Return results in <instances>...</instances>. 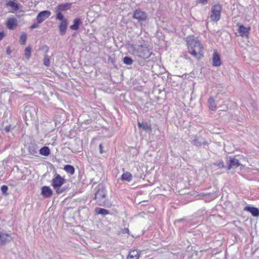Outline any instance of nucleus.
Returning a JSON list of instances; mask_svg holds the SVG:
<instances>
[{"label": "nucleus", "instance_id": "f257e3e1", "mask_svg": "<svg viewBox=\"0 0 259 259\" xmlns=\"http://www.w3.org/2000/svg\"><path fill=\"white\" fill-rule=\"evenodd\" d=\"M187 41L189 52L197 59H200L203 56L201 53L203 47L200 42L193 36L187 37Z\"/></svg>", "mask_w": 259, "mask_h": 259}, {"label": "nucleus", "instance_id": "f03ea898", "mask_svg": "<svg viewBox=\"0 0 259 259\" xmlns=\"http://www.w3.org/2000/svg\"><path fill=\"white\" fill-rule=\"evenodd\" d=\"M152 54L151 50L147 45L138 46L133 51L134 55L144 59H148Z\"/></svg>", "mask_w": 259, "mask_h": 259}, {"label": "nucleus", "instance_id": "7ed1b4c3", "mask_svg": "<svg viewBox=\"0 0 259 259\" xmlns=\"http://www.w3.org/2000/svg\"><path fill=\"white\" fill-rule=\"evenodd\" d=\"M93 199L97 200V203L99 206L106 207H110L112 205L111 200L108 198L107 195H94Z\"/></svg>", "mask_w": 259, "mask_h": 259}, {"label": "nucleus", "instance_id": "20e7f679", "mask_svg": "<svg viewBox=\"0 0 259 259\" xmlns=\"http://www.w3.org/2000/svg\"><path fill=\"white\" fill-rule=\"evenodd\" d=\"M65 182V180L63 178L61 177L59 174H57L53 179L52 185L54 189L56 190L57 193L59 194L62 193V191L59 190V187H61Z\"/></svg>", "mask_w": 259, "mask_h": 259}, {"label": "nucleus", "instance_id": "39448f33", "mask_svg": "<svg viewBox=\"0 0 259 259\" xmlns=\"http://www.w3.org/2000/svg\"><path fill=\"white\" fill-rule=\"evenodd\" d=\"M71 5L70 3H65L60 4L56 7L55 12L57 14L56 19H62L64 16L61 12L69 10L71 7Z\"/></svg>", "mask_w": 259, "mask_h": 259}, {"label": "nucleus", "instance_id": "423d86ee", "mask_svg": "<svg viewBox=\"0 0 259 259\" xmlns=\"http://www.w3.org/2000/svg\"><path fill=\"white\" fill-rule=\"evenodd\" d=\"M221 10L222 8L220 5H214L211 8V14L210 16V19L212 21H217L219 20L221 18Z\"/></svg>", "mask_w": 259, "mask_h": 259}, {"label": "nucleus", "instance_id": "0eeeda50", "mask_svg": "<svg viewBox=\"0 0 259 259\" xmlns=\"http://www.w3.org/2000/svg\"><path fill=\"white\" fill-rule=\"evenodd\" d=\"M13 239L10 234L4 233L0 231V245L4 246L10 242Z\"/></svg>", "mask_w": 259, "mask_h": 259}, {"label": "nucleus", "instance_id": "6e6552de", "mask_svg": "<svg viewBox=\"0 0 259 259\" xmlns=\"http://www.w3.org/2000/svg\"><path fill=\"white\" fill-rule=\"evenodd\" d=\"M51 15V12L48 10L43 11L39 13L36 17L38 23L42 22L45 20L49 18Z\"/></svg>", "mask_w": 259, "mask_h": 259}, {"label": "nucleus", "instance_id": "1a4fd4ad", "mask_svg": "<svg viewBox=\"0 0 259 259\" xmlns=\"http://www.w3.org/2000/svg\"><path fill=\"white\" fill-rule=\"evenodd\" d=\"M133 17L139 21H141L145 20L147 16L145 12L140 10H137L134 12Z\"/></svg>", "mask_w": 259, "mask_h": 259}, {"label": "nucleus", "instance_id": "9d476101", "mask_svg": "<svg viewBox=\"0 0 259 259\" xmlns=\"http://www.w3.org/2000/svg\"><path fill=\"white\" fill-rule=\"evenodd\" d=\"M59 20L61 21V22L60 23L59 26L60 34L61 35H64L66 33L68 25V21L66 19H65L64 17H63L62 19Z\"/></svg>", "mask_w": 259, "mask_h": 259}, {"label": "nucleus", "instance_id": "9b49d317", "mask_svg": "<svg viewBox=\"0 0 259 259\" xmlns=\"http://www.w3.org/2000/svg\"><path fill=\"white\" fill-rule=\"evenodd\" d=\"M239 160L235 157H230L229 160L228 169L235 168L240 165Z\"/></svg>", "mask_w": 259, "mask_h": 259}, {"label": "nucleus", "instance_id": "f8f14e48", "mask_svg": "<svg viewBox=\"0 0 259 259\" xmlns=\"http://www.w3.org/2000/svg\"><path fill=\"white\" fill-rule=\"evenodd\" d=\"M244 210L249 212L253 217L259 216V209L256 207L247 205L245 207Z\"/></svg>", "mask_w": 259, "mask_h": 259}, {"label": "nucleus", "instance_id": "ddd939ff", "mask_svg": "<svg viewBox=\"0 0 259 259\" xmlns=\"http://www.w3.org/2000/svg\"><path fill=\"white\" fill-rule=\"evenodd\" d=\"M250 27H245L243 25H239L238 31L242 37H248Z\"/></svg>", "mask_w": 259, "mask_h": 259}, {"label": "nucleus", "instance_id": "4468645a", "mask_svg": "<svg viewBox=\"0 0 259 259\" xmlns=\"http://www.w3.org/2000/svg\"><path fill=\"white\" fill-rule=\"evenodd\" d=\"M6 25L8 29L13 30L17 26V21L16 19L14 18H9L7 21Z\"/></svg>", "mask_w": 259, "mask_h": 259}, {"label": "nucleus", "instance_id": "2eb2a0df", "mask_svg": "<svg viewBox=\"0 0 259 259\" xmlns=\"http://www.w3.org/2000/svg\"><path fill=\"white\" fill-rule=\"evenodd\" d=\"M140 256V251L137 249L130 251L127 259H139Z\"/></svg>", "mask_w": 259, "mask_h": 259}, {"label": "nucleus", "instance_id": "dca6fc26", "mask_svg": "<svg viewBox=\"0 0 259 259\" xmlns=\"http://www.w3.org/2000/svg\"><path fill=\"white\" fill-rule=\"evenodd\" d=\"M212 63L214 66H220L222 64L220 56L216 52L213 55Z\"/></svg>", "mask_w": 259, "mask_h": 259}, {"label": "nucleus", "instance_id": "f3484780", "mask_svg": "<svg viewBox=\"0 0 259 259\" xmlns=\"http://www.w3.org/2000/svg\"><path fill=\"white\" fill-rule=\"evenodd\" d=\"M16 2H17L16 0H15L14 1H10L7 4V6L11 7L14 11H17L20 9L21 5Z\"/></svg>", "mask_w": 259, "mask_h": 259}, {"label": "nucleus", "instance_id": "a211bd4d", "mask_svg": "<svg viewBox=\"0 0 259 259\" xmlns=\"http://www.w3.org/2000/svg\"><path fill=\"white\" fill-rule=\"evenodd\" d=\"M28 151L30 154L33 156H36L38 151L37 146L35 144H31L28 146Z\"/></svg>", "mask_w": 259, "mask_h": 259}, {"label": "nucleus", "instance_id": "6ab92c4d", "mask_svg": "<svg viewBox=\"0 0 259 259\" xmlns=\"http://www.w3.org/2000/svg\"><path fill=\"white\" fill-rule=\"evenodd\" d=\"M95 212L97 214H101L102 215L105 216L108 214H109V211L106 209L101 208V207H97L95 209Z\"/></svg>", "mask_w": 259, "mask_h": 259}, {"label": "nucleus", "instance_id": "aec40b11", "mask_svg": "<svg viewBox=\"0 0 259 259\" xmlns=\"http://www.w3.org/2000/svg\"><path fill=\"white\" fill-rule=\"evenodd\" d=\"M81 23L79 18L75 19L73 21V24L70 26L71 30H76L79 28V25Z\"/></svg>", "mask_w": 259, "mask_h": 259}, {"label": "nucleus", "instance_id": "412c9836", "mask_svg": "<svg viewBox=\"0 0 259 259\" xmlns=\"http://www.w3.org/2000/svg\"><path fill=\"white\" fill-rule=\"evenodd\" d=\"M138 125L139 128H142L143 130L145 131H151V125L147 122L141 123V122H139L138 123Z\"/></svg>", "mask_w": 259, "mask_h": 259}, {"label": "nucleus", "instance_id": "4be33fe9", "mask_svg": "<svg viewBox=\"0 0 259 259\" xmlns=\"http://www.w3.org/2000/svg\"><path fill=\"white\" fill-rule=\"evenodd\" d=\"M208 103L209 109L211 110H215L216 105L215 103L214 100L212 97L209 98L208 100Z\"/></svg>", "mask_w": 259, "mask_h": 259}, {"label": "nucleus", "instance_id": "5701e85b", "mask_svg": "<svg viewBox=\"0 0 259 259\" xmlns=\"http://www.w3.org/2000/svg\"><path fill=\"white\" fill-rule=\"evenodd\" d=\"M39 153L44 156H48L50 154V149L46 146L43 147L39 150Z\"/></svg>", "mask_w": 259, "mask_h": 259}, {"label": "nucleus", "instance_id": "b1692460", "mask_svg": "<svg viewBox=\"0 0 259 259\" xmlns=\"http://www.w3.org/2000/svg\"><path fill=\"white\" fill-rule=\"evenodd\" d=\"M96 191L95 194H103L105 193V188L102 184H99L96 187Z\"/></svg>", "mask_w": 259, "mask_h": 259}, {"label": "nucleus", "instance_id": "393cba45", "mask_svg": "<svg viewBox=\"0 0 259 259\" xmlns=\"http://www.w3.org/2000/svg\"><path fill=\"white\" fill-rule=\"evenodd\" d=\"M41 194H52V191L49 187L44 186L41 188Z\"/></svg>", "mask_w": 259, "mask_h": 259}, {"label": "nucleus", "instance_id": "a878e982", "mask_svg": "<svg viewBox=\"0 0 259 259\" xmlns=\"http://www.w3.org/2000/svg\"><path fill=\"white\" fill-rule=\"evenodd\" d=\"M64 169L67 172L73 175L74 173V168L71 165H66L64 166Z\"/></svg>", "mask_w": 259, "mask_h": 259}, {"label": "nucleus", "instance_id": "bb28decb", "mask_svg": "<svg viewBox=\"0 0 259 259\" xmlns=\"http://www.w3.org/2000/svg\"><path fill=\"white\" fill-rule=\"evenodd\" d=\"M121 179L122 180L130 182L132 179V175L129 172L123 173L121 176Z\"/></svg>", "mask_w": 259, "mask_h": 259}, {"label": "nucleus", "instance_id": "cd10ccee", "mask_svg": "<svg viewBox=\"0 0 259 259\" xmlns=\"http://www.w3.org/2000/svg\"><path fill=\"white\" fill-rule=\"evenodd\" d=\"M31 54V48L30 46L27 47L25 49V58L29 60Z\"/></svg>", "mask_w": 259, "mask_h": 259}, {"label": "nucleus", "instance_id": "c85d7f7f", "mask_svg": "<svg viewBox=\"0 0 259 259\" xmlns=\"http://www.w3.org/2000/svg\"><path fill=\"white\" fill-rule=\"evenodd\" d=\"M123 63L126 65H131L133 62V59L130 57H125L123 59Z\"/></svg>", "mask_w": 259, "mask_h": 259}, {"label": "nucleus", "instance_id": "c756f323", "mask_svg": "<svg viewBox=\"0 0 259 259\" xmlns=\"http://www.w3.org/2000/svg\"><path fill=\"white\" fill-rule=\"evenodd\" d=\"M43 64L47 67H49L50 65V60L48 55H45L43 61Z\"/></svg>", "mask_w": 259, "mask_h": 259}, {"label": "nucleus", "instance_id": "7c9ffc66", "mask_svg": "<svg viewBox=\"0 0 259 259\" xmlns=\"http://www.w3.org/2000/svg\"><path fill=\"white\" fill-rule=\"evenodd\" d=\"M27 39V35L26 34H23L20 36V43L22 45H24L26 42V40Z\"/></svg>", "mask_w": 259, "mask_h": 259}, {"label": "nucleus", "instance_id": "2f4dec72", "mask_svg": "<svg viewBox=\"0 0 259 259\" xmlns=\"http://www.w3.org/2000/svg\"><path fill=\"white\" fill-rule=\"evenodd\" d=\"M192 144L196 146H200L202 145V142L196 138L193 141Z\"/></svg>", "mask_w": 259, "mask_h": 259}, {"label": "nucleus", "instance_id": "473e14b6", "mask_svg": "<svg viewBox=\"0 0 259 259\" xmlns=\"http://www.w3.org/2000/svg\"><path fill=\"white\" fill-rule=\"evenodd\" d=\"M8 190V187L6 185H3L1 187V191L4 194H5Z\"/></svg>", "mask_w": 259, "mask_h": 259}, {"label": "nucleus", "instance_id": "72a5a7b5", "mask_svg": "<svg viewBox=\"0 0 259 259\" xmlns=\"http://www.w3.org/2000/svg\"><path fill=\"white\" fill-rule=\"evenodd\" d=\"M217 165L218 166H219V167L220 168H222V167H224V162L221 161H220L218 163H217Z\"/></svg>", "mask_w": 259, "mask_h": 259}, {"label": "nucleus", "instance_id": "f704fd0d", "mask_svg": "<svg viewBox=\"0 0 259 259\" xmlns=\"http://www.w3.org/2000/svg\"><path fill=\"white\" fill-rule=\"evenodd\" d=\"M185 196H187V197H186L185 199H187V201L186 202H184L183 203L184 204H186V203H187L189 202H191L192 201L194 200V199H190L188 197V196H189L190 195H185Z\"/></svg>", "mask_w": 259, "mask_h": 259}, {"label": "nucleus", "instance_id": "c9c22d12", "mask_svg": "<svg viewBox=\"0 0 259 259\" xmlns=\"http://www.w3.org/2000/svg\"><path fill=\"white\" fill-rule=\"evenodd\" d=\"M208 0H198V3L203 5L206 4Z\"/></svg>", "mask_w": 259, "mask_h": 259}, {"label": "nucleus", "instance_id": "e433bc0d", "mask_svg": "<svg viewBox=\"0 0 259 259\" xmlns=\"http://www.w3.org/2000/svg\"><path fill=\"white\" fill-rule=\"evenodd\" d=\"M38 27V24L34 23V24H33L30 26V28H31V29H34V28H37Z\"/></svg>", "mask_w": 259, "mask_h": 259}, {"label": "nucleus", "instance_id": "4c0bfd02", "mask_svg": "<svg viewBox=\"0 0 259 259\" xmlns=\"http://www.w3.org/2000/svg\"><path fill=\"white\" fill-rule=\"evenodd\" d=\"M129 229L128 228H124L123 231H122V233L123 234H125V233H127V234H128L129 233Z\"/></svg>", "mask_w": 259, "mask_h": 259}, {"label": "nucleus", "instance_id": "58836bf2", "mask_svg": "<svg viewBox=\"0 0 259 259\" xmlns=\"http://www.w3.org/2000/svg\"><path fill=\"white\" fill-rule=\"evenodd\" d=\"M67 189V187H63L62 188L61 187H59V190L60 191H62V193H64L65 192L66 190Z\"/></svg>", "mask_w": 259, "mask_h": 259}, {"label": "nucleus", "instance_id": "ea45409f", "mask_svg": "<svg viewBox=\"0 0 259 259\" xmlns=\"http://www.w3.org/2000/svg\"><path fill=\"white\" fill-rule=\"evenodd\" d=\"M6 52H7V54H8V55H10L12 52V51L9 47H8L7 48Z\"/></svg>", "mask_w": 259, "mask_h": 259}, {"label": "nucleus", "instance_id": "a19ab883", "mask_svg": "<svg viewBox=\"0 0 259 259\" xmlns=\"http://www.w3.org/2000/svg\"><path fill=\"white\" fill-rule=\"evenodd\" d=\"M185 220L184 219H180V220H177L175 222V224H176L177 223H181V222H184Z\"/></svg>", "mask_w": 259, "mask_h": 259}, {"label": "nucleus", "instance_id": "79ce46f5", "mask_svg": "<svg viewBox=\"0 0 259 259\" xmlns=\"http://www.w3.org/2000/svg\"><path fill=\"white\" fill-rule=\"evenodd\" d=\"M5 36L4 32H0V40H2Z\"/></svg>", "mask_w": 259, "mask_h": 259}, {"label": "nucleus", "instance_id": "37998d69", "mask_svg": "<svg viewBox=\"0 0 259 259\" xmlns=\"http://www.w3.org/2000/svg\"><path fill=\"white\" fill-rule=\"evenodd\" d=\"M99 148H100V152L102 153V145L101 144L100 145Z\"/></svg>", "mask_w": 259, "mask_h": 259}, {"label": "nucleus", "instance_id": "c03bdc74", "mask_svg": "<svg viewBox=\"0 0 259 259\" xmlns=\"http://www.w3.org/2000/svg\"><path fill=\"white\" fill-rule=\"evenodd\" d=\"M202 144H203V145H208V143L205 141H204L203 142H202Z\"/></svg>", "mask_w": 259, "mask_h": 259}, {"label": "nucleus", "instance_id": "a18cd8bd", "mask_svg": "<svg viewBox=\"0 0 259 259\" xmlns=\"http://www.w3.org/2000/svg\"><path fill=\"white\" fill-rule=\"evenodd\" d=\"M5 130L7 131V132H9V130H10V127L9 126H7L5 128Z\"/></svg>", "mask_w": 259, "mask_h": 259}, {"label": "nucleus", "instance_id": "49530a36", "mask_svg": "<svg viewBox=\"0 0 259 259\" xmlns=\"http://www.w3.org/2000/svg\"><path fill=\"white\" fill-rule=\"evenodd\" d=\"M47 48V51H48V48L47 47V46H44L42 47V48Z\"/></svg>", "mask_w": 259, "mask_h": 259}, {"label": "nucleus", "instance_id": "de8ad7c7", "mask_svg": "<svg viewBox=\"0 0 259 259\" xmlns=\"http://www.w3.org/2000/svg\"><path fill=\"white\" fill-rule=\"evenodd\" d=\"M46 198H48L51 195H43Z\"/></svg>", "mask_w": 259, "mask_h": 259}]
</instances>
